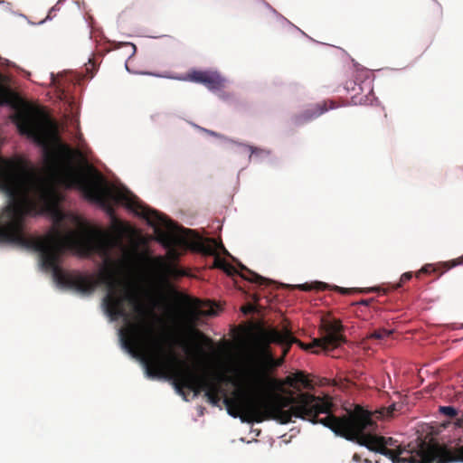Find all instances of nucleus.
Listing matches in <instances>:
<instances>
[{
    "mask_svg": "<svg viewBox=\"0 0 463 463\" xmlns=\"http://www.w3.org/2000/svg\"><path fill=\"white\" fill-rule=\"evenodd\" d=\"M335 104L333 101H322L319 103H316L314 105H311L307 109H306L302 113L298 115L296 117V123L297 124H304L307 121L313 120L317 118H318L320 115L325 113L330 109H334Z\"/></svg>",
    "mask_w": 463,
    "mask_h": 463,
    "instance_id": "11",
    "label": "nucleus"
},
{
    "mask_svg": "<svg viewBox=\"0 0 463 463\" xmlns=\"http://www.w3.org/2000/svg\"><path fill=\"white\" fill-rule=\"evenodd\" d=\"M213 257H214V260H213V267L222 269L223 267L226 266L227 261L225 260L222 259L218 253Z\"/></svg>",
    "mask_w": 463,
    "mask_h": 463,
    "instance_id": "18",
    "label": "nucleus"
},
{
    "mask_svg": "<svg viewBox=\"0 0 463 463\" xmlns=\"http://www.w3.org/2000/svg\"><path fill=\"white\" fill-rule=\"evenodd\" d=\"M383 410L386 411V414H383V416L392 417L393 415V412L396 411V406L395 404H392L391 406Z\"/></svg>",
    "mask_w": 463,
    "mask_h": 463,
    "instance_id": "22",
    "label": "nucleus"
},
{
    "mask_svg": "<svg viewBox=\"0 0 463 463\" xmlns=\"http://www.w3.org/2000/svg\"><path fill=\"white\" fill-rule=\"evenodd\" d=\"M381 454L389 458L393 463H453L463 462V445L455 449L439 443H421L415 454L404 447L384 449Z\"/></svg>",
    "mask_w": 463,
    "mask_h": 463,
    "instance_id": "6",
    "label": "nucleus"
},
{
    "mask_svg": "<svg viewBox=\"0 0 463 463\" xmlns=\"http://www.w3.org/2000/svg\"><path fill=\"white\" fill-rule=\"evenodd\" d=\"M20 134L26 136L43 148V160L49 172L67 189L79 190L88 201L99 204L109 213H113V204L121 203L136 214L144 218L154 227L158 237L169 244L177 243L175 232L188 234L192 230L179 227L175 222L159 212L141 203L138 198L127 188L111 186L94 167L88 172L72 164L81 152L66 144L51 149L50 144L58 137V127L48 112L38 107H26L13 117Z\"/></svg>",
    "mask_w": 463,
    "mask_h": 463,
    "instance_id": "2",
    "label": "nucleus"
},
{
    "mask_svg": "<svg viewBox=\"0 0 463 463\" xmlns=\"http://www.w3.org/2000/svg\"><path fill=\"white\" fill-rule=\"evenodd\" d=\"M412 278L411 272H405L402 275L400 282L396 285L395 288L402 287V285L409 281Z\"/></svg>",
    "mask_w": 463,
    "mask_h": 463,
    "instance_id": "20",
    "label": "nucleus"
},
{
    "mask_svg": "<svg viewBox=\"0 0 463 463\" xmlns=\"http://www.w3.org/2000/svg\"><path fill=\"white\" fill-rule=\"evenodd\" d=\"M436 271V268L431 264H426L423 266L420 271L416 274L417 277H419L421 273L424 274H430Z\"/></svg>",
    "mask_w": 463,
    "mask_h": 463,
    "instance_id": "19",
    "label": "nucleus"
},
{
    "mask_svg": "<svg viewBox=\"0 0 463 463\" xmlns=\"http://www.w3.org/2000/svg\"><path fill=\"white\" fill-rule=\"evenodd\" d=\"M321 424L329 428L336 435L351 441H357L361 446L380 454L382 445L384 449H390L389 447L395 445L392 438L364 434V430H373L376 423L372 419L371 413L359 405L342 417L328 415L321 420Z\"/></svg>",
    "mask_w": 463,
    "mask_h": 463,
    "instance_id": "5",
    "label": "nucleus"
},
{
    "mask_svg": "<svg viewBox=\"0 0 463 463\" xmlns=\"http://www.w3.org/2000/svg\"><path fill=\"white\" fill-rule=\"evenodd\" d=\"M373 302V298H369V299H362L360 300L359 302H357L356 304L358 305H364V306H370L371 303Z\"/></svg>",
    "mask_w": 463,
    "mask_h": 463,
    "instance_id": "25",
    "label": "nucleus"
},
{
    "mask_svg": "<svg viewBox=\"0 0 463 463\" xmlns=\"http://www.w3.org/2000/svg\"><path fill=\"white\" fill-rule=\"evenodd\" d=\"M64 214L62 213H58L55 218V224L59 226L61 222L63 221Z\"/></svg>",
    "mask_w": 463,
    "mask_h": 463,
    "instance_id": "24",
    "label": "nucleus"
},
{
    "mask_svg": "<svg viewBox=\"0 0 463 463\" xmlns=\"http://www.w3.org/2000/svg\"><path fill=\"white\" fill-rule=\"evenodd\" d=\"M197 348H198V350H199L200 352H202V347H201V346L197 345Z\"/></svg>",
    "mask_w": 463,
    "mask_h": 463,
    "instance_id": "31",
    "label": "nucleus"
},
{
    "mask_svg": "<svg viewBox=\"0 0 463 463\" xmlns=\"http://www.w3.org/2000/svg\"><path fill=\"white\" fill-rule=\"evenodd\" d=\"M55 11V7H52L50 12H49V14H48V17H51V15L52 14V13Z\"/></svg>",
    "mask_w": 463,
    "mask_h": 463,
    "instance_id": "29",
    "label": "nucleus"
},
{
    "mask_svg": "<svg viewBox=\"0 0 463 463\" xmlns=\"http://www.w3.org/2000/svg\"><path fill=\"white\" fill-rule=\"evenodd\" d=\"M333 290L339 292L343 295L352 294L355 292L359 293H368L373 291H378L379 288H341L338 286H334Z\"/></svg>",
    "mask_w": 463,
    "mask_h": 463,
    "instance_id": "13",
    "label": "nucleus"
},
{
    "mask_svg": "<svg viewBox=\"0 0 463 463\" xmlns=\"http://www.w3.org/2000/svg\"><path fill=\"white\" fill-rule=\"evenodd\" d=\"M248 149L250 151L251 155L254 154L255 152L260 151V149L250 146H248Z\"/></svg>",
    "mask_w": 463,
    "mask_h": 463,
    "instance_id": "27",
    "label": "nucleus"
},
{
    "mask_svg": "<svg viewBox=\"0 0 463 463\" xmlns=\"http://www.w3.org/2000/svg\"><path fill=\"white\" fill-rule=\"evenodd\" d=\"M154 272L162 279H175L188 276V272L176 264L166 260L162 256L146 258Z\"/></svg>",
    "mask_w": 463,
    "mask_h": 463,
    "instance_id": "8",
    "label": "nucleus"
},
{
    "mask_svg": "<svg viewBox=\"0 0 463 463\" xmlns=\"http://www.w3.org/2000/svg\"><path fill=\"white\" fill-rule=\"evenodd\" d=\"M240 269L241 271H246L248 275L242 274L235 267L229 264L228 262L226 263V266L223 267L222 270L225 271L230 276L239 275L243 279L260 286H269L274 283L272 280L257 274L256 272L249 269L242 264H240Z\"/></svg>",
    "mask_w": 463,
    "mask_h": 463,
    "instance_id": "10",
    "label": "nucleus"
},
{
    "mask_svg": "<svg viewBox=\"0 0 463 463\" xmlns=\"http://www.w3.org/2000/svg\"><path fill=\"white\" fill-rule=\"evenodd\" d=\"M196 307L195 308L197 309V315L199 316H214L216 314L215 310L213 309V307L209 304L207 305L209 307V308L207 310H202V303L201 301L199 300H196Z\"/></svg>",
    "mask_w": 463,
    "mask_h": 463,
    "instance_id": "15",
    "label": "nucleus"
},
{
    "mask_svg": "<svg viewBox=\"0 0 463 463\" xmlns=\"http://www.w3.org/2000/svg\"><path fill=\"white\" fill-rule=\"evenodd\" d=\"M459 264H463V255L460 258L455 260L450 267H455L456 265Z\"/></svg>",
    "mask_w": 463,
    "mask_h": 463,
    "instance_id": "26",
    "label": "nucleus"
},
{
    "mask_svg": "<svg viewBox=\"0 0 463 463\" xmlns=\"http://www.w3.org/2000/svg\"><path fill=\"white\" fill-rule=\"evenodd\" d=\"M392 333V330H388V329H385V328H381V329L374 330L373 332H372L368 335V338H373V339L382 340V339H384V338L388 337L389 335H391Z\"/></svg>",
    "mask_w": 463,
    "mask_h": 463,
    "instance_id": "14",
    "label": "nucleus"
},
{
    "mask_svg": "<svg viewBox=\"0 0 463 463\" xmlns=\"http://www.w3.org/2000/svg\"><path fill=\"white\" fill-rule=\"evenodd\" d=\"M353 458H354V460H356V461H358V460L360 459V458H359L358 454H356V453L354 455Z\"/></svg>",
    "mask_w": 463,
    "mask_h": 463,
    "instance_id": "30",
    "label": "nucleus"
},
{
    "mask_svg": "<svg viewBox=\"0 0 463 463\" xmlns=\"http://www.w3.org/2000/svg\"><path fill=\"white\" fill-rule=\"evenodd\" d=\"M343 328L340 320L326 321L323 323L324 335L321 338L314 339L312 343L308 345H305L293 336L291 332L288 329L282 331L277 328L265 330L261 334V345L259 357L245 372L244 382L246 386L254 392V390L249 385V372L252 368L263 366L267 368L268 373L269 374L271 369L283 364L285 356L289 352L293 344H298L305 350L314 347L326 350L338 346L345 341V337L342 335Z\"/></svg>",
    "mask_w": 463,
    "mask_h": 463,
    "instance_id": "3",
    "label": "nucleus"
},
{
    "mask_svg": "<svg viewBox=\"0 0 463 463\" xmlns=\"http://www.w3.org/2000/svg\"><path fill=\"white\" fill-rule=\"evenodd\" d=\"M248 376L249 385L260 395L267 398H269L274 394H280L285 397L293 398H298L301 394H308V392H301L298 395L294 396L292 392L285 391L284 386L291 387L297 391H300L301 388H313L312 382L302 371L290 373L283 380H279L269 375L267 368L260 366L252 368L249 372ZM309 395L315 397L317 400H320V402H317L318 405L312 410L314 411V417L306 418L292 415L291 419L300 418L302 420H309L312 423H321V420H323L328 415H334L332 411L334 404L329 396L319 397L311 393H309ZM290 421H292V420H290Z\"/></svg>",
    "mask_w": 463,
    "mask_h": 463,
    "instance_id": "4",
    "label": "nucleus"
},
{
    "mask_svg": "<svg viewBox=\"0 0 463 463\" xmlns=\"http://www.w3.org/2000/svg\"><path fill=\"white\" fill-rule=\"evenodd\" d=\"M439 411L449 418H454L458 414L457 410L452 406H441Z\"/></svg>",
    "mask_w": 463,
    "mask_h": 463,
    "instance_id": "17",
    "label": "nucleus"
},
{
    "mask_svg": "<svg viewBox=\"0 0 463 463\" xmlns=\"http://www.w3.org/2000/svg\"><path fill=\"white\" fill-rule=\"evenodd\" d=\"M326 284L323 283V282H316L315 286H311V285H308V284H301V285H298V288L303 291H309L311 290L312 288H316V289H324L326 288Z\"/></svg>",
    "mask_w": 463,
    "mask_h": 463,
    "instance_id": "16",
    "label": "nucleus"
},
{
    "mask_svg": "<svg viewBox=\"0 0 463 463\" xmlns=\"http://www.w3.org/2000/svg\"><path fill=\"white\" fill-rule=\"evenodd\" d=\"M24 220V217L17 213V206L7 203L0 213V241L27 249Z\"/></svg>",
    "mask_w": 463,
    "mask_h": 463,
    "instance_id": "7",
    "label": "nucleus"
},
{
    "mask_svg": "<svg viewBox=\"0 0 463 463\" xmlns=\"http://www.w3.org/2000/svg\"><path fill=\"white\" fill-rule=\"evenodd\" d=\"M184 80H189L204 85L210 90H218L223 88L224 80L217 72L205 71H192L183 78Z\"/></svg>",
    "mask_w": 463,
    "mask_h": 463,
    "instance_id": "9",
    "label": "nucleus"
},
{
    "mask_svg": "<svg viewBox=\"0 0 463 463\" xmlns=\"http://www.w3.org/2000/svg\"><path fill=\"white\" fill-rule=\"evenodd\" d=\"M79 229L61 231L41 261L42 268L51 271L54 280L84 294L92 293L104 285L107 293L102 300L106 314L112 321L122 318L119 329L121 344L128 353L141 359L149 377L169 378L175 390L184 396V389L198 395L204 392L207 401L217 406L223 396L228 413L243 422L274 420L281 424L290 422L292 415L314 417L320 400L309 394L298 398L274 394L269 398L254 391L252 395L228 397L218 373H198L170 346L165 348L153 325L145 317V309L137 293L123 286L117 277V263L110 251L118 241L106 238L86 226L80 219H72Z\"/></svg>",
    "mask_w": 463,
    "mask_h": 463,
    "instance_id": "1",
    "label": "nucleus"
},
{
    "mask_svg": "<svg viewBox=\"0 0 463 463\" xmlns=\"http://www.w3.org/2000/svg\"><path fill=\"white\" fill-rule=\"evenodd\" d=\"M193 334L197 336L198 338H202V339H204L206 340L207 342H209L210 340L202 333L200 332L199 330H196V329H193Z\"/></svg>",
    "mask_w": 463,
    "mask_h": 463,
    "instance_id": "23",
    "label": "nucleus"
},
{
    "mask_svg": "<svg viewBox=\"0 0 463 463\" xmlns=\"http://www.w3.org/2000/svg\"><path fill=\"white\" fill-rule=\"evenodd\" d=\"M169 253L172 255L173 258H175L177 256V253L175 250L172 249Z\"/></svg>",
    "mask_w": 463,
    "mask_h": 463,
    "instance_id": "28",
    "label": "nucleus"
},
{
    "mask_svg": "<svg viewBox=\"0 0 463 463\" xmlns=\"http://www.w3.org/2000/svg\"><path fill=\"white\" fill-rule=\"evenodd\" d=\"M197 248L201 253L206 256H215L218 250L229 255V252L223 246L222 242L218 241L214 238H207L205 241L199 242Z\"/></svg>",
    "mask_w": 463,
    "mask_h": 463,
    "instance_id": "12",
    "label": "nucleus"
},
{
    "mask_svg": "<svg viewBox=\"0 0 463 463\" xmlns=\"http://www.w3.org/2000/svg\"><path fill=\"white\" fill-rule=\"evenodd\" d=\"M123 46L128 48V53L130 56L134 55L136 52V45L130 43H123Z\"/></svg>",
    "mask_w": 463,
    "mask_h": 463,
    "instance_id": "21",
    "label": "nucleus"
}]
</instances>
